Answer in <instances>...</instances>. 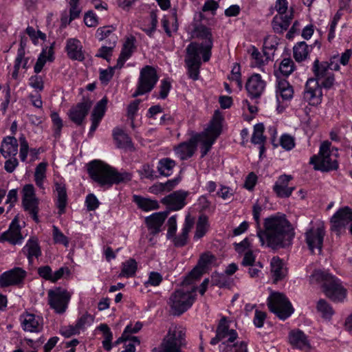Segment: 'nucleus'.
<instances>
[{
  "label": "nucleus",
  "mask_w": 352,
  "mask_h": 352,
  "mask_svg": "<svg viewBox=\"0 0 352 352\" xmlns=\"http://www.w3.org/2000/svg\"><path fill=\"white\" fill-rule=\"evenodd\" d=\"M263 210V207L257 203L254 204L252 208L257 236L261 245L266 244L267 247L276 250L289 244L294 237V232L285 215H272L265 219L264 229L262 230L260 224V216Z\"/></svg>",
  "instance_id": "f257e3e1"
},
{
  "label": "nucleus",
  "mask_w": 352,
  "mask_h": 352,
  "mask_svg": "<svg viewBox=\"0 0 352 352\" xmlns=\"http://www.w3.org/2000/svg\"><path fill=\"white\" fill-rule=\"evenodd\" d=\"M340 69L338 58L331 57L329 62H320L316 59L313 65V72L316 79H309L305 85L304 99L311 105H317L321 102L322 89L318 80H321L322 87L329 89L334 83L335 78L333 71Z\"/></svg>",
  "instance_id": "f03ea898"
},
{
  "label": "nucleus",
  "mask_w": 352,
  "mask_h": 352,
  "mask_svg": "<svg viewBox=\"0 0 352 352\" xmlns=\"http://www.w3.org/2000/svg\"><path fill=\"white\" fill-rule=\"evenodd\" d=\"M91 178L100 186H111L131 180V175L124 172L119 173L109 165L99 160L91 162L87 168Z\"/></svg>",
  "instance_id": "7ed1b4c3"
},
{
  "label": "nucleus",
  "mask_w": 352,
  "mask_h": 352,
  "mask_svg": "<svg viewBox=\"0 0 352 352\" xmlns=\"http://www.w3.org/2000/svg\"><path fill=\"white\" fill-rule=\"evenodd\" d=\"M311 284H321L325 295L335 302H340L346 296V290L340 280L331 274L320 270H316L309 276Z\"/></svg>",
  "instance_id": "20e7f679"
},
{
  "label": "nucleus",
  "mask_w": 352,
  "mask_h": 352,
  "mask_svg": "<svg viewBox=\"0 0 352 352\" xmlns=\"http://www.w3.org/2000/svg\"><path fill=\"white\" fill-rule=\"evenodd\" d=\"M331 145L330 142L324 141L320 146L318 154L310 159V163L314 165L316 170L330 171L338 169V148H331Z\"/></svg>",
  "instance_id": "39448f33"
},
{
  "label": "nucleus",
  "mask_w": 352,
  "mask_h": 352,
  "mask_svg": "<svg viewBox=\"0 0 352 352\" xmlns=\"http://www.w3.org/2000/svg\"><path fill=\"white\" fill-rule=\"evenodd\" d=\"M223 117L219 110H216L207 129L195 138L199 140L201 138V157L208 154L216 139L219 136L222 131Z\"/></svg>",
  "instance_id": "423d86ee"
},
{
  "label": "nucleus",
  "mask_w": 352,
  "mask_h": 352,
  "mask_svg": "<svg viewBox=\"0 0 352 352\" xmlns=\"http://www.w3.org/2000/svg\"><path fill=\"white\" fill-rule=\"evenodd\" d=\"M238 333L234 329H230L226 317H223L217 327L216 336L210 340L212 345L219 343L220 352H230L236 346Z\"/></svg>",
  "instance_id": "0eeeda50"
},
{
  "label": "nucleus",
  "mask_w": 352,
  "mask_h": 352,
  "mask_svg": "<svg viewBox=\"0 0 352 352\" xmlns=\"http://www.w3.org/2000/svg\"><path fill=\"white\" fill-rule=\"evenodd\" d=\"M196 287L190 289L184 287L175 290L170 296L168 305L174 316H180L186 311L195 300Z\"/></svg>",
  "instance_id": "6e6552de"
},
{
  "label": "nucleus",
  "mask_w": 352,
  "mask_h": 352,
  "mask_svg": "<svg viewBox=\"0 0 352 352\" xmlns=\"http://www.w3.org/2000/svg\"><path fill=\"white\" fill-rule=\"evenodd\" d=\"M185 336L186 331L183 327H170L163 340L159 352H182L181 346L184 344Z\"/></svg>",
  "instance_id": "1a4fd4ad"
},
{
  "label": "nucleus",
  "mask_w": 352,
  "mask_h": 352,
  "mask_svg": "<svg viewBox=\"0 0 352 352\" xmlns=\"http://www.w3.org/2000/svg\"><path fill=\"white\" fill-rule=\"evenodd\" d=\"M269 309L279 318L285 320L294 312L292 304L286 296L280 293H272L267 298Z\"/></svg>",
  "instance_id": "9d476101"
},
{
  "label": "nucleus",
  "mask_w": 352,
  "mask_h": 352,
  "mask_svg": "<svg viewBox=\"0 0 352 352\" xmlns=\"http://www.w3.org/2000/svg\"><path fill=\"white\" fill-rule=\"evenodd\" d=\"M158 78L155 68L149 65L144 67L140 70L137 89L132 96L135 98L151 91L155 86Z\"/></svg>",
  "instance_id": "9b49d317"
},
{
  "label": "nucleus",
  "mask_w": 352,
  "mask_h": 352,
  "mask_svg": "<svg viewBox=\"0 0 352 352\" xmlns=\"http://www.w3.org/2000/svg\"><path fill=\"white\" fill-rule=\"evenodd\" d=\"M48 304L56 313L62 314L65 312L71 294L66 289L58 287L47 292Z\"/></svg>",
  "instance_id": "f8f14e48"
},
{
  "label": "nucleus",
  "mask_w": 352,
  "mask_h": 352,
  "mask_svg": "<svg viewBox=\"0 0 352 352\" xmlns=\"http://www.w3.org/2000/svg\"><path fill=\"white\" fill-rule=\"evenodd\" d=\"M192 36L205 40L202 43L198 44L199 53L202 54V58L204 62H208L211 56L212 48V36L209 28L203 25H196L192 31Z\"/></svg>",
  "instance_id": "ddd939ff"
},
{
  "label": "nucleus",
  "mask_w": 352,
  "mask_h": 352,
  "mask_svg": "<svg viewBox=\"0 0 352 352\" xmlns=\"http://www.w3.org/2000/svg\"><path fill=\"white\" fill-rule=\"evenodd\" d=\"M187 57L185 62L188 68V77L193 80L199 78L201 58L197 43L192 42L186 47Z\"/></svg>",
  "instance_id": "4468645a"
},
{
  "label": "nucleus",
  "mask_w": 352,
  "mask_h": 352,
  "mask_svg": "<svg viewBox=\"0 0 352 352\" xmlns=\"http://www.w3.org/2000/svg\"><path fill=\"white\" fill-rule=\"evenodd\" d=\"M325 230L322 226H314L305 232V241L311 252L317 250L319 253L322 252Z\"/></svg>",
  "instance_id": "2eb2a0df"
},
{
  "label": "nucleus",
  "mask_w": 352,
  "mask_h": 352,
  "mask_svg": "<svg viewBox=\"0 0 352 352\" xmlns=\"http://www.w3.org/2000/svg\"><path fill=\"white\" fill-rule=\"evenodd\" d=\"M92 105L93 101L90 98L83 97L80 102H78L69 109L68 113L69 119L76 124L81 125Z\"/></svg>",
  "instance_id": "dca6fc26"
},
{
  "label": "nucleus",
  "mask_w": 352,
  "mask_h": 352,
  "mask_svg": "<svg viewBox=\"0 0 352 352\" xmlns=\"http://www.w3.org/2000/svg\"><path fill=\"white\" fill-rule=\"evenodd\" d=\"M27 272L19 267H14L0 275V287H7L11 285H19L23 283Z\"/></svg>",
  "instance_id": "f3484780"
},
{
  "label": "nucleus",
  "mask_w": 352,
  "mask_h": 352,
  "mask_svg": "<svg viewBox=\"0 0 352 352\" xmlns=\"http://www.w3.org/2000/svg\"><path fill=\"white\" fill-rule=\"evenodd\" d=\"M352 221V209L344 207L338 210L331 217V230L340 234L342 228Z\"/></svg>",
  "instance_id": "a211bd4d"
},
{
  "label": "nucleus",
  "mask_w": 352,
  "mask_h": 352,
  "mask_svg": "<svg viewBox=\"0 0 352 352\" xmlns=\"http://www.w3.org/2000/svg\"><path fill=\"white\" fill-rule=\"evenodd\" d=\"M188 191L179 190L164 197L162 203L166 205L170 210H179L186 205V199L188 195Z\"/></svg>",
  "instance_id": "6ab92c4d"
},
{
  "label": "nucleus",
  "mask_w": 352,
  "mask_h": 352,
  "mask_svg": "<svg viewBox=\"0 0 352 352\" xmlns=\"http://www.w3.org/2000/svg\"><path fill=\"white\" fill-rule=\"evenodd\" d=\"M43 319L32 314H24L21 316V326L24 331L39 332L43 329Z\"/></svg>",
  "instance_id": "aec40b11"
},
{
  "label": "nucleus",
  "mask_w": 352,
  "mask_h": 352,
  "mask_svg": "<svg viewBox=\"0 0 352 352\" xmlns=\"http://www.w3.org/2000/svg\"><path fill=\"white\" fill-rule=\"evenodd\" d=\"M265 82L261 79L259 74H254L248 80L245 88L249 96L252 98H257L261 96L264 91Z\"/></svg>",
  "instance_id": "412c9836"
},
{
  "label": "nucleus",
  "mask_w": 352,
  "mask_h": 352,
  "mask_svg": "<svg viewBox=\"0 0 352 352\" xmlns=\"http://www.w3.org/2000/svg\"><path fill=\"white\" fill-rule=\"evenodd\" d=\"M288 339L289 343L294 349L308 351L311 348L307 336L299 329L291 331L289 333Z\"/></svg>",
  "instance_id": "4be33fe9"
},
{
  "label": "nucleus",
  "mask_w": 352,
  "mask_h": 352,
  "mask_svg": "<svg viewBox=\"0 0 352 352\" xmlns=\"http://www.w3.org/2000/svg\"><path fill=\"white\" fill-rule=\"evenodd\" d=\"M23 239L21 234V228L16 218H14L10 225L9 230L5 232L0 237V242L9 241L10 243L15 245L21 243Z\"/></svg>",
  "instance_id": "5701e85b"
},
{
  "label": "nucleus",
  "mask_w": 352,
  "mask_h": 352,
  "mask_svg": "<svg viewBox=\"0 0 352 352\" xmlns=\"http://www.w3.org/2000/svg\"><path fill=\"white\" fill-rule=\"evenodd\" d=\"M65 51L67 56L71 60L78 61H83L85 60L82 45L80 41L76 38H69L67 40Z\"/></svg>",
  "instance_id": "b1692460"
},
{
  "label": "nucleus",
  "mask_w": 352,
  "mask_h": 352,
  "mask_svg": "<svg viewBox=\"0 0 352 352\" xmlns=\"http://www.w3.org/2000/svg\"><path fill=\"white\" fill-rule=\"evenodd\" d=\"M292 179V177L287 175H283L278 177L273 187V190L278 197L285 198L292 195L294 187H288V184Z\"/></svg>",
  "instance_id": "393cba45"
},
{
  "label": "nucleus",
  "mask_w": 352,
  "mask_h": 352,
  "mask_svg": "<svg viewBox=\"0 0 352 352\" xmlns=\"http://www.w3.org/2000/svg\"><path fill=\"white\" fill-rule=\"evenodd\" d=\"M168 216V212H155L146 217L145 223L152 234H156L160 232V228L163 225Z\"/></svg>",
  "instance_id": "a878e982"
},
{
  "label": "nucleus",
  "mask_w": 352,
  "mask_h": 352,
  "mask_svg": "<svg viewBox=\"0 0 352 352\" xmlns=\"http://www.w3.org/2000/svg\"><path fill=\"white\" fill-rule=\"evenodd\" d=\"M197 141L198 139L194 137L187 142L181 143L175 148L176 155L182 160H187L192 157L196 150Z\"/></svg>",
  "instance_id": "bb28decb"
},
{
  "label": "nucleus",
  "mask_w": 352,
  "mask_h": 352,
  "mask_svg": "<svg viewBox=\"0 0 352 352\" xmlns=\"http://www.w3.org/2000/svg\"><path fill=\"white\" fill-rule=\"evenodd\" d=\"M22 253L27 256L30 265L33 263V258H38L41 256V250L36 238H30L21 250Z\"/></svg>",
  "instance_id": "cd10ccee"
},
{
  "label": "nucleus",
  "mask_w": 352,
  "mask_h": 352,
  "mask_svg": "<svg viewBox=\"0 0 352 352\" xmlns=\"http://www.w3.org/2000/svg\"><path fill=\"white\" fill-rule=\"evenodd\" d=\"M294 18V10L292 8L289 10V13L285 16H275L272 21V28L276 33L281 34L287 30L291 21Z\"/></svg>",
  "instance_id": "c85d7f7f"
},
{
  "label": "nucleus",
  "mask_w": 352,
  "mask_h": 352,
  "mask_svg": "<svg viewBox=\"0 0 352 352\" xmlns=\"http://www.w3.org/2000/svg\"><path fill=\"white\" fill-rule=\"evenodd\" d=\"M0 153L5 158L15 157L18 153V142L13 136L3 138L0 147Z\"/></svg>",
  "instance_id": "c756f323"
},
{
  "label": "nucleus",
  "mask_w": 352,
  "mask_h": 352,
  "mask_svg": "<svg viewBox=\"0 0 352 352\" xmlns=\"http://www.w3.org/2000/svg\"><path fill=\"white\" fill-rule=\"evenodd\" d=\"M271 273L274 283L283 280L287 274V270L283 261L278 257L274 256L271 260Z\"/></svg>",
  "instance_id": "7c9ffc66"
},
{
  "label": "nucleus",
  "mask_w": 352,
  "mask_h": 352,
  "mask_svg": "<svg viewBox=\"0 0 352 352\" xmlns=\"http://www.w3.org/2000/svg\"><path fill=\"white\" fill-rule=\"evenodd\" d=\"M134 41L135 38L133 36L126 38L118 58L117 64L115 66L116 68H122L126 60L131 57L135 48Z\"/></svg>",
  "instance_id": "2f4dec72"
},
{
  "label": "nucleus",
  "mask_w": 352,
  "mask_h": 352,
  "mask_svg": "<svg viewBox=\"0 0 352 352\" xmlns=\"http://www.w3.org/2000/svg\"><path fill=\"white\" fill-rule=\"evenodd\" d=\"M193 220L186 217L182 230V233L177 236H173V242L176 247H183L188 242V233L193 226Z\"/></svg>",
  "instance_id": "473e14b6"
},
{
  "label": "nucleus",
  "mask_w": 352,
  "mask_h": 352,
  "mask_svg": "<svg viewBox=\"0 0 352 352\" xmlns=\"http://www.w3.org/2000/svg\"><path fill=\"white\" fill-rule=\"evenodd\" d=\"M55 191L57 194L56 206L58 209V214H63L65 212L67 204V195L65 185L62 183H55Z\"/></svg>",
  "instance_id": "72a5a7b5"
},
{
  "label": "nucleus",
  "mask_w": 352,
  "mask_h": 352,
  "mask_svg": "<svg viewBox=\"0 0 352 352\" xmlns=\"http://www.w3.org/2000/svg\"><path fill=\"white\" fill-rule=\"evenodd\" d=\"M54 44L53 43L50 47L43 49L42 52L40 54L36 63L34 67V71L36 74L40 73L47 60L53 61L54 60Z\"/></svg>",
  "instance_id": "f704fd0d"
},
{
  "label": "nucleus",
  "mask_w": 352,
  "mask_h": 352,
  "mask_svg": "<svg viewBox=\"0 0 352 352\" xmlns=\"http://www.w3.org/2000/svg\"><path fill=\"white\" fill-rule=\"evenodd\" d=\"M294 90L292 87L289 85L285 79H280L277 76V85H276V96L278 98L281 97L283 100H289L292 98Z\"/></svg>",
  "instance_id": "c9c22d12"
},
{
  "label": "nucleus",
  "mask_w": 352,
  "mask_h": 352,
  "mask_svg": "<svg viewBox=\"0 0 352 352\" xmlns=\"http://www.w3.org/2000/svg\"><path fill=\"white\" fill-rule=\"evenodd\" d=\"M113 139L118 148H131L133 144L131 138L122 129L116 128L113 131Z\"/></svg>",
  "instance_id": "e433bc0d"
},
{
  "label": "nucleus",
  "mask_w": 352,
  "mask_h": 352,
  "mask_svg": "<svg viewBox=\"0 0 352 352\" xmlns=\"http://www.w3.org/2000/svg\"><path fill=\"white\" fill-rule=\"evenodd\" d=\"M133 201L140 208L144 211L157 210L160 207L159 204L156 200L144 198L138 195L133 196Z\"/></svg>",
  "instance_id": "4c0bfd02"
},
{
  "label": "nucleus",
  "mask_w": 352,
  "mask_h": 352,
  "mask_svg": "<svg viewBox=\"0 0 352 352\" xmlns=\"http://www.w3.org/2000/svg\"><path fill=\"white\" fill-rule=\"evenodd\" d=\"M38 204L39 201L37 198L22 200L24 210L28 212L36 222H38Z\"/></svg>",
  "instance_id": "58836bf2"
},
{
  "label": "nucleus",
  "mask_w": 352,
  "mask_h": 352,
  "mask_svg": "<svg viewBox=\"0 0 352 352\" xmlns=\"http://www.w3.org/2000/svg\"><path fill=\"white\" fill-rule=\"evenodd\" d=\"M175 165L174 160L168 157L162 158L158 162L157 170L161 175L168 177L172 174Z\"/></svg>",
  "instance_id": "ea45409f"
},
{
  "label": "nucleus",
  "mask_w": 352,
  "mask_h": 352,
  "mask_svg": "<svg viewBox=\"0 0 352 352\" xmlns=\"http://www.w3.org/2000/svg\"><path fill=\"white\" fill-rule=\"evenodd\" d=\"M137 269V262L135 259L130 258L122 263V269L119 277H132L135 274Z\"/></svg>",
  "instance_id": "a19ab883"
},
{
  "label": "nucleus",
  "mask_w": 352,
  "mask_h": 352,
  "mask_svg": "<svg viewBox=\"0 0 352 352\" xmlns=\"http://www.w3.org/2000/svg\"><path fill=\"white\" fill-rule=\"evenodd\" d=\"M208 217L205 214L200 215L196 225L194 239H199L203 237L208 231Z\"/></svg>",
  "instance_id": "79ce46f5"
},
{
  "label": "nucleus",
  "mask_w": 352,
  "mask_h": 352,
  "mask_svg": "<svg viewBox=\"0 0 352 352\" xmlns=\"http://www.w3.org/2000/svg\"><path fill=\"white\" fill-rule=\"evenodd\" d=\"M47 166V162H41L35 168L34 181L36 186L41 189H44L43 182L46 177Z\"/></svg>",
  "instance_id": "37998d69"
},
{
  "label": "nucleus",
  "mask_w": 352,
  "mask_h": 352,
  "mask_svg": "<svg viewBox=\"0 0 352 352\" xmlns=\"http://www.w3.org/2000/svg\"><path fill=\"white\" fill-rule=\"evenodd\" d=\"M118 41V36H112L110 42V46L103 45L98 49V53L96 56L102 58L109 61L112 55V51L116 45Z\"/></svg>",
  "instance_id": "c03bdc74"
},
{
  "label": "nucleus",
  "mask_w": 352,
  "mask_h": 352,
  "mask_svg": "<svg viewBox=\"0 0 352 352\" xmlns=\"http://www.w3.org/2000/svg\"><path fill=\"white\" fill-rule=\"evenodd\" d=\"M294 57L298 62H300L307 58L309 54V47L305 42L297 43L293 48Z\"/></svg>",
  "instance_id": "a18cd8bd"
},
{
  "label": "nucleus",
  "mask_w": 352,
  "mask_h": 352,
  "mask_svg": "<svg viewBox=\"0 0 352 352\" xmlns=\"http://www.w3.org/2000/svg\"><path fill=\"white\" fill-rule=\"evenodd\" d=\"M316 309L322 314V317L325 319H330L334 314L331 306L324 299H320L318 301Z\"/></svg>",
  "instance_id": "49530a36"
},
{
  "label": "nucleus",
  "mask_w": 352,
  "mask_h": 352,
  "mask_svg": "<svg viewBox=\"0 0 352 352\" xmlns=\"http://www.w3.org/2000/svg\"><path fill=\"white\" fill-rule=\"evenodd\" d=\"M264 125L263 123H258L254 126V132L251 138L252 143L254 144H261L265 143V137L263 135Z\"/></svg>",
  "instance_id": "de8ad7c7"
},
{
  "label": "nucleus",
  "mask_w": 352,
  "mask_h": 352,
  "mask_svg": "<svg viewBox=\"0 0 352 352\" xmlns=\"http://www.w3.org/2000/svg\"><path fill=\"white\" fill-rule=\"evenodd\" d=\"M204 269L197 265L182 282L183 286L191 285L194 280L199 278L204 272Z\"/></svg>",
  "instance_id": "09e8293b"
},
{
  "label": "nucleus",
  "mask_w": 352,
  "mask_h": 352,
  "mask_svg": "<svg viewBox=\"0 0 352 352\" xmlns=\"http://www.w3.org/2000/svg\"><path fill=\"white\" fill-rule=\"evenodd\" d=\"M98 329L103 333L104 340L102 345L105 350L110 351L111 349V340L113 339L112 333L109 327L106 324H102L99 326Z\"/></svg>",
  "instance_id": "8fccbe9b"
},
{
  "label": "nucleus",
  "mask_w": 352,
  "mask_h": 352,
  "mask_svg": "<svg viewBox=\"0 0 352 352\" xmlns=\"http://www.w3.org/2000/svg\"><path fill=\"white\" fill-rule=\"evenodd\" d=\"M294 63L289 58H284L279 65L280 73L285 76H289L294 72Z\"/></svg>",
  "instance_id": "3c124183"
},
{
  "label": "nucleus",
  "mask_w": 352,
  "mask_h": 352,
  "mask_svg": "<svg viewBox=\"0 0 352 352\" xmlns=\"http://www.w3.org/2000/svg\"><path fill=\"white\" fill-rule=\"evenodd\" d=\"M115 28L112 26H104L99 28L97 30L96 35L99 41H103L110 37V41L112 36H117L114 33Z\"/></svg>",
  "instance_id": "603ef678"
},
{
  "label": "nucleus",
  "mask_w": 352,
  "mask_h": 352,
  "mask_svg": "<svg viewBox=\"0 0 352 352\" xmlns=\"http://www.w3.org/2000/svg\"><path fill=\"white\" fill-rule=\"evenodd\" d=\"M53 239L56 243L63 244L65 247L69 245L67 237L55 226H53Z\"/></svg>",
  "instance_id": "864d4df0"
},
{
  "label": "nucleus",
  "mask_w": 352,
  "mask_h": 352,
  "mask_svg": "<svg viewBox=\"0 0 352 352\" xmlns=\"http://www.w3.org/2000/svg\"><path fill=\"white\" fill-rule=\"evenodd\" d=\"M280 145L286 151H290L295 146L294 138L289 134H283L280 138Z\"/></svg>",
  "instance_id": "5fc2aeb1"
},
{
  "label": "nucleus",
  "mask_w": 352,
  "mask_h": 352,
  "mask_svg": "<svg viewBox=\"0 0 352 352\" xmlns=\"http://www.w3.org/2000/svg\"><path fill=\"white\" fill-rule=\"evenodd\" d=\"M107 104V99L106 98H103L96 104L91 114L94 116H97L102 118L104 115Z\"/></svg>",
  "instance_id": "6e6d98bb"
},
{
  "label": "nucleus",
  "mask_w": 352,
  "mask_h": 352,
  "mask_svg": "<svg viewBox=\"0 0 352 352\" xmlns=\"http://www.w3.org/2000/svg\"><path fill=\"white\" fill-rule=\"evenodd\" d=\"M50 117L54 128V135L56 137L59 136L63 127L62 119L56 112H52Z\"/></svg>",
  "instance_id": "4d7b16f0"
},
{
  "label": "nucleus",
  "mask_w": 352,
  "mask_h": 352,
  "mask_svg": "<svg viewBox=\"0 0 352 352\" xmlns=\"http://www.w3.org/2000/svg\"><path fill=\"white\" fill-rule=\"evenodd\" d=\"M20 141V153H19V157L22 162H25L26 160L28 150H29V146L28 143L25 139V138L22 135L19 138Z\"/></svg>",
  "instance_id": "13d9d810"
},
{
  "label": "nucleus",
  "mask_w": 352,
  "mask_h": 352,
  "mask_svg": "<svg viewBox=\"0 0 352 352\" xmlns=\"http://www.w3.org/2000/svg\"><path fill=\"white\" fill-rule=\"evenodd\" d=\"M140 102V100H135L131 102L127 107V116L131 120L132 126H133L134 118L138 110Z\"/></svg>",
  "instance_id": "bf43d9fd"
},
{
  "label": "nucleus",
  "mask_w": 352,
  "mask_h": 352,
  "mask_svg": "<svg viewBox=\"0 0 352 352\" xmlns=\"http://www.w3.org/2000/svg\"><path fill=\"white\" fill-rule=\"evenodd\" d=\"M30 87L38 91H42L44 88L43 79L41 76H32L29 79Z\"/></svg>",
  "instance_id": "052dcab7"
},
{
  "label": "nucleus",
  "mask_w": 352,
  "mask_h": 352,
  "mask_svg": "<svg viewBox=\"0 0 352 352\" xmlns=\"http://www.w3.org/2000/svg\"><path fill=\"white\" fill-rule=\"evenodd\" d=\"M252 58L254 60V65L260 67L264 64L263 56L254 46L250 49Z\"/></svg>",
  "instance_id": "680f3d73"
},
{
  "label": "nucleus",
  "mask_w": 352,
  "mask_h": 352,
  "mask_svg": "<svg viewBox=\"0 0 352 352\" xmlns=\"http://www.w3.org/2000/svg\"><path fill=\"white\" fill-rule=\"evenodd\" d=\"M142 177L153 179L154 178L155 171L151 166L148 164H144L141 169L138 170Z\"/></svg>",
  "instance_id": "e2e57ef3"
},
{
  "label": "nucleus",
  "mask_w": 352,
  "mask_h": 352,
  "mask_svg": "<svg viewBox=\"0 0 352 352\" xmlns=\"http://www.w3.org/2000/svg\"><path fill=\"white\" fill-rule=\"evenodd\" d=\"M162 281V276L160 273L151 272L149 274L148 280L145 283V285L157 286L161 283Z\"/></svg>",
  "instance_id": "0e129e2a"
},
{
  "label": "nucleus",
  "mask_w": 352,
  "mask_h": 352,
  "mask_svg": "<svg viewBox=\"0 0 352 352\" xmlns=\"http://www.w3.org/2000/svg\"><path fill=\"white\" fill-rule=\"evenodd\" d=\"M167 225L168 227L167 232V237L168 239H170L175 235L177 231V220L175 215L172 216L168 219Z\"/></svg>",
  "instance_id": "69168bd1"
},
{
  "label": "nucleus",
  "mask_w": 352,
  "mask_h": 352,
  "mask_svg": "<svg viewBox=\"0 0 352 352\" xmlns=\"http://www.w3.org/2000/svg\"><path fill=\"white\" fill-rule=\"evenodd\" d=\"M214 260L215 256L213 254L209 252L204 253L201 256L198 265L205 270L206 267Z\"/></svg>",
  "instance_id": "338daca9"
},
{
  "label": "nucleus",
  "mask_w": 352,
  "mask_h": 352,
  "mask_svg": "<svg viewBox=\"0 0 352 352\" xmlns=\"http://www.w3.org/2000/svg\"><path fill=\"white\" fill-rule=\"evenodd\" d=\"M87 210L89 211L95 210L99 206V201L94 194H89L85 200Z\"/></svg>",
  "instance_id": "774afa93"
}]
</instances>
